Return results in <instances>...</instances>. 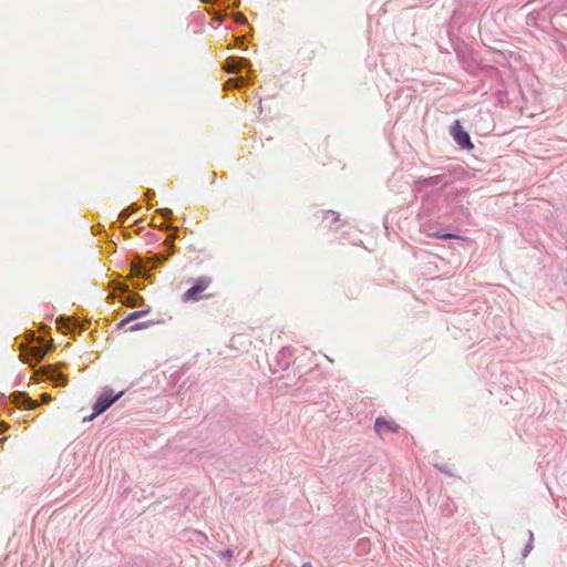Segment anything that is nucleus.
Segmentation results:
<instances>
[{"label":"nucleus","instance_id":"obj_24","mask_svg":"<svg viewBox=\"0 0 567 567\" xmlns=\"http://www.w3.org/2000/svg\"><path fill=\"white\" fill-rule=\"evenodd\" d=\"M233 555H234L233 549H226L224 551H220V556L224 558H230V557H233Z\"/></svg>","mask_w":567,"mask_h":567},{"label":"nucleus","instance_id":"obj_28","mask_svg":"<svg viewBox=\"0 0 567 567\" xmlns=\"http://www.w3.org/2000/svg\"><path fill=\"white\" fill-rule=\"evenodd\" d=\"M128 323H130V321H125V318H124V319H122V320L116 324V328H117V329H122V328H124V327H125L126 324H128Z\"/></svg>","mask_w":567,"mask_h":567},{"label":"nucleus","instance_id":"obj_41","mask_svg":"<svg viewBox=\"0 0 567 567\" xmlns=\"http://www.w3.org/2000/svg\"><path fill=\"white\" fill-rule=\"evenodd\" d=\"M172 229L174 230V233H177V231H178V228H177V227H172Z\"/></svg>","mask_w":567,"mask_h":567},{"label":"nucleus","instance_id":"obj_1","mask_svg":"<svg viewBox=\"0 0 567 567\" xmlns=\"http://www.w3.org/2000/svg\"><path fill=\"white\" fill-rule=\"evenodd\" d=\"M434 172V175L419 177L414 182L413 190L420 197L423 205L437 199L445 187L461 178L464 169L460 166H451L439 167Z\"/></svg>","mask_w":567,"mask_h":567},{"label":"nucleus","instance_id":"obj_31","mask_svg":"<svg viewBox=\"0 0 567 567\" xmlns=\"http://www.w3.org/2000/svg\"><path fill=\"white\" fill-rule=\"evenodd\" d=\"M96 416H97V415H94V412H93L91 415L85 416V417L83 419V422H84V423H85V422H90V421H92V420H93L94 417H96Z\"/></svg>","mask_w":567,"mask_h":567},{"label":"nucleus","instance_id":"obj_7","mask_svg":"<svg viewBox=\"0 0 567 567\" xmlns=\"http://www.w3.org/2000/svg\"><path fill=\"white\" fill-rule=\"evenodd\" d=\"M10 403L19 409L34 410L39 403L31 399L27 392L16 391L9 396Z\"/></svg>","mask_w":567,"mask_h":567},{"label":"nucleus","instance_id":"obj_8","mask_svg":"<svg viewBox=\"0 0 567 567\" xmlns=\"http://www.w3.org/2000/svg\"><path fill=\"white\" fill-rule=\"evenodd\" d=\"M250 66V62L246 58L240 56H229L225 61V69L228 73H238L243 69H247Z\"/></svg>","mask_w":567,"mask_h":567},{"label":"nucleus","instance_id":"obj_42","mask_svg":"<svg viewBox=\"0 0 567 567\" xmlns=\"http://www.w3.org/2000/svg\"><path fill=\"white\" fill-rule=\"evenodd\" d=\"M6 440V437L0 439V444H2Z\"/></svg>","mask_w":567,"mask_h":567},{"label":"nucleus","instance_id":"obj_11","mask_svg":"<svg viewBox=\"0 0 567 567\" xmlns=\"http://www.w3.org/2000/svg\"><path fill=\"white\" fill-rule=\"evenodd\" d=\"M122 292L125 295V303L131 307H136L143 303V298L136 292L130 290L127 286L122 288Z\"/></svg>","mask_w":567,"mask_h":567},{"label":"nucleus","instance_id":"obj_14","mask_svg":"<svg viewBox=\"0 0 567 567\" xmlns=\"http://www.w3.org/2000/svg\"><path fill=\"white\" fill-rule=\"evenodd\" d=\"M533 547H534V534H533L532 530H528V542H527V544L525 545V547L522 550V555H523L524 558L529 555V553L532 551Z\"/></svg>","mask_w":567,"mask_h":567},{"label":"nucleus","instance_id":"obj_32","mask_svg":"<svg viewBox=\"0 0 567 567\" xmlns=\"http://www.w3.org/2000/svg\"><path fill=\"white\" fill-rule=\"evenodd\" d=\"M203 2H206V3H220V2H226V0H202Z\"/></svg>","mask_w":567,"mask_h":567},{"label":"nucleus","instance_id":"obj_22","mask_svg":"<svg viewBox=\"0 0 567 567\" xmlns=\"http://www.w3.org/2000/svg\"><path fill=\"white\" fill-rule=\"evenodd\" d=\"M235 21H236L237 23H240V24H246V23H247V19H246V17H245L243 13H240V12H237V13L235 14Z\"/></svg>","mask_w":567,"mask_h":567},{"label":"nucleus","instance_id":"obj_30","mask_svg":"<svg viewBox=\"0 0 567 567\" xmlns=\"http://www.w3.org/2000/svg\"><path fill=\"white\" fill-rule=\"evenodd\" d=\"M145 196L147 199H151L152 197L155 196V192L153 189H147Z\"/></svg>","mask_w":567,"mask_h":567},{"label":"nucleus","instance_id":"obj_16","mask_svg":"<svg viewBox=\"0 0 567 567\" xmlns=\"http://www.w3.org/2000/svg\"><path fill=\"white\" fill-rule=\"evenodd\" d=\"M151 311V309H146V310H140V311H134L132 313H130L128 316L125 317V321H134L136 319H140L144 316H146L148 312Z\"/></svg>","mask_w":567,"mask_h":567},{"label":"nucleus","instance_id":"obj_18","mask_svg":"<svg viewBox=\"0 0 567 567\" xmlns=\"http://www.w3.org/2000/svg\"><path fill=\"white\" fill-rule=\"evenodd\" d=\"M237 82H240L243 85H249L250 84V81L246 78H238V79H229L227 82H226V85L227 86H234Z\"/></svg>","mask_w":567,"mask_h":567},{"label":"nucleus","instance_id":"obj_9","mask_svg":"<svg viewBox=\"0 0 567 567\" xmlns=\"http://www.w3.org/2000/svg\"><path fill=\"white\" fill-rule=\"evenodd\" d=\"M43 370L45 375L54 383V385L64 386L66 384V377L53 367L48 365L44 367Z\"/></svg>","mask_w":567,"mask_h":567},{"label":"nucleus","instance_id":"obj_20","mask_svg":"<svg viewBox=\"0 0 567 567\" xmlns=\"http://www.w3.org/2000/svg\"><path fill=\"white\" fill-rule=\"evenodd\" d=\"M44 354H45L44 350H42V349H34L32 351V357H33L35 363L40 362L43 359Z\"/></svg>","mask_w":567,"mask_h":567},{"label":"nucleus","instance_id":"obj_10","mask_svg":"<svg viewBox=\"0 0 567 567\" xmlns=\"http://www.w3.org/2000/svg\"><path fill=\"white\" fill-rule=\"evenodd\" d=\"M374 430L377 433H382L385 430L396 433L399 431V425L393 421H389L383 416H379L374 422Z\"/></svg>","mask_w":567,"mask_h":567},{"label":"nucleus","instance_id":"obj_33","mask_svg":"<svg viewBox=\"0 0 567 567\" xmlns=\"http://www.w3.org/2000/svg\"><path fill=\"white\" fill-rule=\"evenodd\" d=\"M8 426H9V425H8L7 423L1 422V423H0V432L6 431V430L8 429Z\"/></svg>","mask_w":567,"mask_h":567},{"label":"nucleus","instance_id":"obj_23","mask_svg":"<svg viewBox=\"0 0 567 567\" xmlns=\"http://www.w3.org/2000/svg\"><path fill=\"white\" fill-rule=\"evenodd\" d=\"M328 217H331L332 218V223H334V221H337L339 219V214L333 212V210H329V212L324 213V218H328Z\"/></svg>","mask_w":567,"mask_h":567},{"label":"nucleus","instance_id":"obj_15","mask_svg":"<svg viewBox=\"0 0 567 567\" xmlns=\"http://www.w3.org/2000/svg\"><path fill=\"white\" fill-rule=\"evenodd\" d=\"M432 236L435 238H440V239H453V238L460 239L461 238V236H458V235H455V234L449 233V231H443V230H437V231L433 233Z\"/></svg>","mask_w":567,"mask_h":567},{"label":"nucleus","instance_id":"obj_17","mask_svg":"<svg viewBox=\"0 0 567 567\" xmlns=\"http://www.w3.org/2000/svg\"><path fill=\"white\" fill-rule=\"evenodd\" d=\"M153 324V321H144V322H137L133 326H130L128 327V331H137V330H142V329H146L148 327H151Z\"/></svg>","mask_w":567,"mask_h":567},{"label":"nucleus","instance_id":"obj_26","mask_svg":"<svg viewBox=\"0 0 567 567\" xmlns=\"http://www.w3.org/2000/svg\"><path fill=\"white\" fill-rule=\"evenodd\" d=\"M172 240H173V239H169V240H166V241L164 243V244H165L166 246H168V248H169L168 255L173 254L174 248H175V247H174V245L172 244Z\"/></svg>","mask_w":567,"mask_h":567},{"label":"nucleus","instance_id":"obj_35","mask_svg":"<svg viewBox=\"0 0 567 567\" xmlns=\"http://www.w3.org/2000/svg\"><path fill=\"white\" fill-rule=\"evenodd\" d=\"M301 567H312V566H311V564H310V563H305V564H302V566H301Z\"/></svg>","mask_w":567,"mask_h":567},{"label":"nucleus","instance_id":"obj_25","mask_svg":"<svg viewBox=\"0 0 567 567\" xmlns=\"http://www.w3.org/2000/svg\"><path fill=\"white\" fill-rule=\"evenodd\" d=\"M443 514H445L446 516H451L453 514V509L450 505H446L445 508L442 509Z\"/></svg>","mask_w":567,"mask_h":567},{"label":"nucleus","instance_id":"obj_29","mask_svg":"<svg viewBox=\"0 0 567 567\" xmlns=\"http://www.w3.org/2000/svg\"><path fill=\"white\" fill-rule=\"evenodd\" d=\"M41 400H42V402H43V403H48V402H50L51 396H50V394H48V393H43V394L41 395Z\"/></svg>","mask_w":567,"mask_h":567},{"label":"nucleus","instance_id":"obj_39","mask_svg":"<svg viewBox=\"0 0 567 567\" xmlns=\"http://www.w3.org/2000/svg\"><path fill=\"white\" fill-rule=\"evenodd\" d=\"M198 536L202 537V538H206V536L202 533H198Z\"/></svg>","mask_w":567,"mask_h":567},{"label":"nucleus","instance_id":"obj_2","mask_svg":"<svg viewBox=\"0 0 567 567\" xmlns=\"http://www.w3.org/2000/svg\"><path fill=\"white\" fill-rule=\"evenodd\" d=\"M167 259V255L153 254L150 258L143 259L141 256L135 255L131 268L134 277L143 278L144 280L151 279V271L154 268L162 266Z\"/></svg>","mask_w":567,"mask_h":567},{"label":"nucleus","instance_id":"obj_36","mask_svg":"<svg viewBox=\"0 0 567 567\" xmlns=\"http://www.w3.org/2000/svg\"><path fill=\"white\" fill-rule=\"evenodd\" d=\"M239 45H241V47H244V45H245V41H244V39H240V40H239Z\"/></svg>","mask_w":567,"mask_h":567},{"label":"nucleus","instance_id":"obj_38","mask_svg":"<svg viewBox=\"0 0 567 567\" xmlns=\"http://www.w3.org/2000/svg\"><path fill=\"white\" fill-rule=\"evenodd\" d=\"M235 8L239 7V1H235L233 4Z\"/></svg>","mask_w":567,"mask_h":567},{"label":"nucleus","instance_id":"obj_13","mask_svg":"<svg viewBox=\"0 0 567 567\" xmlns=\"http://www.w3.org/2000/svg\"><path fill=\"white\" fill-rule=\"evenodd\" d=\"M136 209H137V205H135V204L123 209L118 215V221L124 223Z\"/></svg>","mask_w":567,"mask_h":567},{"label":"nucleus","instance_id":"obj_40","mask_svg":"<svg viewBox=\"0 0 567 567\" xmlns=\"http://www.w3.org/2000/svg\"><path fill=\"white\" fill-rule=\"evenodd\" d=\"M158 228L159 229H166V226L165 225H161Z\"/></svg>","mask_w":567,"mask_h":567},{"label":"nucleus","instance_id":"obj_3","mask_svg":"<svg viewBox=\"0 0 567 567\" xmlns=\"http://www.w3.org/2000/svg\"><path fill=\"white\" fill-rule=\"evenodd\" d=\"M124 395V391H120L118 393H114V391L110 386H105L103 392L96 399L93 404L94 415H100L109 410L115 402H117Z\"/></svg>","mask_w":567,"mask_h":567},{"label":"nucleus","instance_id":"obj_27","mask_svg":"<svg viewBox=\"0 0 567 567\" xmlns=\"http://www.w3.org/2000/svg\"><path fill=\"white\" fill-rule=\"evenodd\" d=\"M468 193L467 188H462L460 190H456L455 196H465Z\"/></svg>","mask_w":567,"mask_h":567},{"label":"nucleus","instance_id":"obj_12","mask_svg":"<svg viewBox=\"0 0 567 567\" xmlns=\"http://www.w3.org/2000/svg\"><path fill=\"white\" fill-rule=\"evenodd\" d=\"M292 349L290 347H284L277 354L278 364L281 369H287L291 363Z\"/></svg>","mask_w":567,"mask_h":567},{"label":"nucleus","instance_id":"obj_19","mask_svg":"<svg viewBox=\"0 0 567 567\" xmlns=\"http://www.w3.org/2000/svg\"><path fill=\"white\" fill-rule=\"evenodd\" d=\"M156 214L162 216L164 219H171L173 217V210L169 208H159L156 210Z\"/></svg>","mask_w":567,"mask_h":567},{"label":"nucleus","instance_id":"obj_21","mask_svg":"<svg viewBox=\"0 0 567 567\" xmlns=\"http://www.w3.org/2000/svg\"><path fill=\"white\" fill-rule=\"evenodd\" d=\"M434 467L439 470L441 473H444L446 475L453 476V473L450 471L449 466L445 464H435Z\"/></svg>","mask_w":567,"mask_h":567},{"label":"nucleus","instance_id":"obj_5","mask_svg":"<svg viewBox=\"0 0 567 567\" xmlns=\"http://www.w3.org/2000/svg\"><path fill=\"white\" fill-rule=\"evenodd\" d=\"M55 324L58 329L64 333L74 331L83 332L89 327L87 321H81L79 318L66 316H61L56 318Z\"/></svg>","mask_w":567,"mask_h":567},{"label":"nucleus","instance_id":"obj_37","mask_svg":"<svg viewBox=\"0 0 567 567\" xmlns=\"http://www.w3.org/2000/svg\"><path fill=\"white\" fill-rule=\"evenodd\" d=\"M0 398L7 402V396L3 393H0Z\"/></svg>","mask_w":567,"mask_h":567},{"label":"nucleus","instance_id":"obj_4","mask_svg":"<svg viewBox=\"0 0 567 567\" xmlns=\"http://www.w3.org/2000/svg\"><path fill=\"white\" fill-rule=\"evenodd\" d=\"M210 284H212V278L210 277L202 276V277L197 278L195 280L193 287H190L189 289H187L183 293L182 300L184 302L199 300L200 299V293L203 291H205L209 287Z\"/></svg>","mask_w":567,"mask_h":567},{"label":"nucleus","instance_id":"obj_6","mask_svg":"<svg viewBox=\"0 0 567 567\" xmlns=\"http://www.w3.org/2000/svg\"><path fill=\"white\" fill-rule=\"evenodd\" d=\"M450 133L455 143L463 150L471 151L474 148L470 134L461 125L460 121H455L450 128Z\"/></svg>","mask_w":567,"mask_h":567},{"label":"nucleus","instance_id":"obj_34","mask_svg":"<svg viewBox=\"0 0 567 567\" xmlns=\"http://www.w3.org/2000/svg\"><path fill=\"white\" fill-rule=\"evenodd\" d=\"M134 288L141 290L144 288V285L142 282H135Z\"/></svg>","mask_w":567,"mask_h":567}]
</instances>
